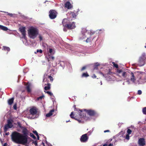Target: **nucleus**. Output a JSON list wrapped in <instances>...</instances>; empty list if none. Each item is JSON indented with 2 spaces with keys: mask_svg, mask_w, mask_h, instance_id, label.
I'll return each instance as SVG.
<instances>
[{
  "mask_svg": "<svg viewBox=\"0 0 146 146\" xmlns=\"http://www.w3.org/2000/svg\"><path fill=\"white\" fill-rule=\"evenodd\" d=\"M11 137L12 141L16 143L25 145L27 143L28 141L26 137L17 132H13Z\"/></svg>",
  "mask_w": 146,
  "mask_h": 146,
  "instance_id": "f257e3e1",
  "label": "nucleus"
},
{
  "mask_svg": "<svg viewBox=\"0 0 146 146\" xmlns=\"http://www.w3.org/2000/svg\"><path fill=\"white\" fill-rule=\"evenodd\" d=\"M74 116L73 112H72L70 115V117L78 121L79 123H83L84 122V120L85 119L86 120L88 119V117H87L85 115L82 114L81 113L79 114V117L78 118H76V116L74 117Z\"/></svg>",
  "mask_w": 146,
  "mask_h": 146,
  "instance_id": "f03ea898",
  "label": "nucleus"
},
{
  "mask_svg": "<svg viewBox=\"0 0 146 146\" xmlns=\"http://www.w3.org/2000/svg\"><path fill=\"white\" fill-rule=\"evenodd\" d=\"M28 32L30 37L33 39L35 38L38 34V29L33 27H31Z\"/></svg>",
  "mask_w": 146,
  "mask_h": 146,
  "instance_id": "7ed1b4c3",
  "label": "nucleus"
},
{
  "mask_svg": "<svg viewBox=\"0 0 146 146\" xmlns=\"http://www.w3.org/2000/svg\"><path fill=\"white\" fill-rule=\"evenodd\" d=\"M121 73V76L123 77L124 80H125L128 78L129 75V72H123L121 69H117V76L121 77L120 74Z\"/></svg>",
  "mask_w": 146,
  "mask_h": 146,
  "instance_id": "20e7f679",
  "label": "nucleus"
},
{
  "mask_svg": "<svg viewBox=\"0 0 146 146\" xmlns=\"http://www.w3.org/2000/svg\"><path fill=\"white\" fill-rule=\"evenodd\" d=\"M67 20L66 19L63 20L62 22V24L63 26L69 29H74L76 27L75 23L74 22H72L71 23L67 24H65L64 23L65 21Z\"/></svg>",
  "mask_w": 146,
  "mask_h": 146,
  "instance_id": "39448f33",
  "label": "nucleus"
},
{
  "mask_svg": "<svg viewBox=\"0 0 146 146\" xmlns=\"http://www.w3.org/2000/svg\"><path fill=\"white\" fill-rule=\"evenodd\" d=\"M13 121L12 120L8 119L7 120V123L5 125L4 128L5 132H6L9 128H11L13 127Z\"/></svg>",
  "mask_w": 146,
  "mask_h": 146,
  "instance_id": "423d86ee",
  "label": "nucleus"
},
{
  "mask_svg": "<svg viewBox=\"0 0 146 146\" xmlns=\"http://www.w3.org/2000/svg\"><path fill=\"white\" fill-rule=\"evenodd\" d=\"M57 12L53 10H50L49 12V16L51 19H53L55 18L57 16Z\"/></svg>",
  "mask_w": 146,
  "mask_h": 146,
  "instance_id": "0eeeda50",
  "label": "nucleus"
},
{
  "mask_svg": "<svg viewBox=\"0 0 146 146\" xmlns=\"http://www.w3.org/2000/svg\"><path fill=\"white\" fill-rule=\"evenodd\" d=\"M19 31L21 33L22 35V38L24 39L26 38V31L25 30V27H22L19 28Z\"/></svg>",
  "mask_w": 146,
  "mask_h": 146,
  "instance_id": "6e6552de",
  "label": "nucleus"
},
{
  "mask_svg": "<svg viewBox=\"0 0 146 146\" xmlns=\"http://www.w3.org/2000/svg\"><path fill=\"white\" fill-rule=\"evenodd\" d=\"M38 109L35 107H33L29 110L30 114L33 115H36Z\"/></svg>",
  "mask_w": 146,
  "mask_h": 146,
  "instance_id": "1a4fd4ad",
  "label": "nucleus"
},
{
  "mask_svg": "<svg viewBox=\"0 0 146 146\" xmlns=\"http://www.w3.org/2000/svg\"><path fill=\"white\" fill-rule=\"evenodd\" d=\"M88 139V134H85L81 136L80 141L82 142H85L87 141Z\"/></svg>",
  "mask_w": 146,
  "mask_h": 146,
  "instance_id": "9d476101",
  "label": "nucleus"
},
{
  "mask_svg": "<svg viewBox=\"0 0 146 146\" xmlns=\"http://www.w3.org/2000/svg\"><path fill=\"white\" fill-rule=\"evenodd\" d=\"M23 129L22 131V133H23V135H25L26 137L27 138V140L28 141V137H29L28 136V130L25 127H23V129Z\"/></svg>",
  "mask_w": 146,
  "mask_h": 146,
  "instance_id": "9b49d317",
  "label": "nucleus"
},
{
  "mask_svg": "<svg viewBox=\"0 0 146 146\" xmlns=\"http://www.w3.org/2000/svg\"><path fill=\"white\" fill-rule=\"evenodd\" d=\"M138 144L141 146H144L145 145V139L143 138H140L138 140Z\"/></svg>",
  "mask_w": 146,
  "mask_h": 146,
  "instance_id": "f8f14e48",
  "label": "nucleus"
},
{
  "mask_svg": "<svg viewBox=\"0 0 146 146\" xmlns=\"http://www.w3.org/2000/svg\"><path fill=\"white\" fill-rule=\"evenodd\" d=\"M26 89L28 93H30L31 92V84L28 83L26 85Z\"/></svg>",
  "mask_w": 146,
  "mask_h": 146,
  "instance_id": "ddd939ff",
  "label": "nucleus"
},
{
  "mask_svg": "<svg viewBox=\"0 0 146 146\" xmlns=\"http://www.w3.org/2000/svg\"><path fill=\"white\" fill-rule=\"evenodd\" d=\"M87 112L89 115L91 116H93L96 114L95 111L92 110H87Z\"/></svg>",
  "mask_w": 146,
  "mask_h": 146,
  "instance_id": "4468645a",
  "label": "nucleus"
},
{
  "mask_svg": "<svg viewBox=\"0 0 146 146\" xmlns=\"http://www.w3.org/2000/svg\"><path fill=\"white\" fill-rule=\"evenodd\" d=\"M139 62L140 65V66H141L144 65L145 64V61L144 58H140Z\"/></svg>",
  "mask_w": 146,
  "mask_h": 146,
  "instance_id": "2eb2a0df",
  "label": "nucleus"
},
{
  "mask_svg": "<svg viewBox=\"0 0 146 146\" xmlns=\"http://www.w3.org/2000/svg\"><path fill=\"white\" fill-rule=\"evenodd\" d=\"M65 7L68 9H70L72 8V6L70 3L69 1L66 2L65 4Z\"/></svg>",
  "mask_w": 146,
  "mask_h": 146,
  "instance_id": "dca6fc26",
  "label": "nucleus"
},
{
  "mask_svg": "<svg viewBox=\"0 0 146 146\" xmlns=\"http://www.w3.org/2000/svg\"><path fill=\"white\" fill-rule=\"evenodd\" d=\"M131 77L130 80L133 82L134 83L136 80V79L135 78L134 74L133 73L131 72Z\"/></svg>",
  "mask_w": 146,
  "mask_h": 146,
  "instance_id": "f3484780",
  "label": "nucleus"
},
{
  "mask_svg": "<svg viewBox=\"0 0 146 146\" xmlns=\"http://www.w3.org/2000/svg\"><path fill=\"white\" fill-rule=\"evenodd\" d=\"M54 111V109H52V110H51L49 113H47L46 115V117H50L51 115H52L53 114V112Z\"/></svg>",
  "mask_w": 146,
  "mask_h": 146,
  "instance_id": "a211bd4d",
  "label": "nucleus"
},
{
  "mask_svg": "<svg viewBox=\"0 0 146 146\" xmlns=\"http://www.w3.org/2000/svg\"><path fill=\"white\" fill-rule=\"evenodd\" d=\"M14 100V98H12L9 99L8 101V103L9 105H12L13 102Z\"/></svg>",
  "mask_w": 146,
  "mask_h": 146,
  "instance_id": "6ab92c4d",
  "label": "nucleus"
},
{
  "mask_svg": "<svg viewBox=\"0 0 146 146\" xmlns=\"http://www.w3.org/2000/svg\"><path fill=\"white\" fill-rule=\"evenodd\" d=\"M47 86H45L44 87V89L45 90L47 91V90H50V84L49 83L47 84Z\"/></svg>",
  "mask_w": 146,
  "mask_h": 146,
  "instance_id": "aec40b11",
  "label": "nucleus"
},
{
  "mask_svg": "<svg viewBox=\"0 0 146 146\" xmlns=\"http://www.w3.org/2000/svg\"><path fill=\"white\" fill-rule=\"evenodd\" d=\"M0 29L4 31H7L8 30L7 27L1 25H0Z\"/></svg>",
  "mask_w": 146,
  "mask_h": 146,
  "instance_id": "412c9836",
  "label": "nucleus"
},
{
  "mask_svg": "<svg viewBox=\"0 0 146 146\" xmlns=\"http://www.w3.org/2000/svg\"><path fill=\"white\" fill-rule=\"evenodd\" d=\"M2 50L5 51H7V52H9L10 50V48L8 47L3 46V47Z\"/></svg>",
  "mask_w": 146,
  "mask_h": 146,
  "instance_id": "4be33fe9",
  "label": "nucleus"
},
{
  "mask_svg": "<svg viewBox=\"0 0 146 146\" xmlns=\"http://www.w3.org/2000/svg\"><path fill=\"white\" fill-rule=\"evenodd\" d=\"M74 111H78V112L79 113V114H80L81 113L82 114H84V115H86L85 114L83 113L82 110H79L76 108H74Z\"/></svg>",
  "mask_w": 146,
  "mask_h": 146,
  "instance_id": "5701e85b",
  "label": "nucleus"
},
{
  "mask_svg": "<svg viewBox=\"0 0 146 146\" xmlns=\"http://www.w3.org/2000/svg\"><path fill=\"white\" fill-rule=\"evenodd\" d=\"M89 76V74H88V73L87 72L86 73H84L82 74V77H88Z\"/></svg>",
  "mask_w": 146,
  "mask_h": 146,
  "instance_id": "b1692460",
  "label": "nucleus"
},
{
  "mask_svg": "<svg viewBox=\"0 0 146 146\" xmlns=\"http://www.w3.org/2000/svg\"><path fill=\"white\" fill-rule=\"evenodd\" d=\"M142 112L144 114L146 115V107L143 108Z\"/></svg>",
  "mask_w": 146,
  "mask_h": 146,
  "instance_id": "393cba45",
  "label": "nucleus"
},
{
  "mask_svg": "<svg viewBox=\"0 0 146 146\" xmlns=\"http://www.w3.org/2000/svg\"><path fill=\"white\" fill-rule=\"evenodd\" d=\"M111 69H109L108 70V72L107 74H110V75H112L113 74H114V73L111 72Z\"/></svg>",
  "mask_w": 146,
  "mask_h": 146,
  "instance_id": "a878e982",
  "label": "nucleus"
},
{
  "mask_svg": "<svg viewBox=\"0 0 146 146\" xmlns=\"http://www.w3.org/2000/svg\"><path fill=\"white\" fill-rule=\"evenodd\" d=\"M47 74H45L44 76V78L43 80V82H45L47 81V79L46 78L47 76Z\"/></svg>",
  "mask_w": 146,
  "mask_h": 146,
  "instance_id": "bb28decb",
  "label": "nucleus"
},
{
  "mask_svg": "<svg viewBox=\"0 0 146 146\" xmlns=\"http://www.w3.org/2000/svg\"><path fill=\"white\" fill-rule=\"evenodd\" d=\"M112 64H113L114 67H115L117 68H118V65L117 64L115 63V62H112Z\"/></svg>",
  "mask_w": 146,
  "mask_h": 146,
  "instance_id": "cd10ccee",
  "label": "nucleus"
},
{
  "mask_svg": "<svg viewBox=\"0 0 146 146\" xmlns=\"http://www.w3.org/2000/svg\"><path fill=\"white\" fill-rule=\"evenodd\" d=\"M44 92L48 94L50 96H52L53 95V94L50 92V91H44Z\"/></svg>",
  "mask_w": 146,
  "mask_h": 146,
  "instance_id": "c85d7f7f",
  "label": "nucleus"
},
{
  "mask_svg": "<svg viewBox=\"0 0 146 146\" xmlns=\"http://www.w3.org/2000/svg\"><path fill=\"white\" fill-rule=\"evenodd\" d=\"M30 136L31 137L33 138L34 139H36V137L34 135L33 133H30Z\"/></svg>",
  "mask_w": 146,
  "mask_h": 146,
  "instance_id": "c756f323",
  "label": "nucleus"
},
{
  "mask_svg": "<svg viewBox=\"0 0 146 146\" xmlns=\"http://www.w3.org/2000/svg\"><path fill=\"white\" fill-rule=\"evenodd\" d=\"M44 97V95H43L41 96H40L39 97H38L37 98V100L38 101L39 100H41Z\"/></svg>",
  "mask_w": 146,
  "mask_h": 146,
  "instance_id": "7c9ffc66",
  "label": "nucleus"
},
{
  "mask_svg": "<svg viewBox=\"0 0 146 146\" xmlns=\"http://www.w3.org/2000/svg\"><path fill=\"white\" fill-rule=\"evenodd\" d=\"M132 132V131L130 129H128L127 131V134L129 135L130 134H131Z\"/></svg>",
  "mask_w": 146,
  "mask_h": 146,
  "instance_id": "2f4dec72",
  "label": "nucleus"
},
{
  "mask_svg": "<svg viewBox=\"0 0 146 146\" xmlns=\"http://www.w3.org/2000/svg\"><path fill=\"white\" fill-rule=\"evenodd\" d=\"M17 124L18 126H19L20 128L21 129H23V128L24 127L21 126V125L20 122H18L17 123Z\"/></svg>",
  "mask_w": 146,
  "mask_h": 146,
  "instance_id": "473e14b6",
  "label": "nucleus"
},
{
  "mask_svg": "<svg viewBox=\"0 0 146 146\" xmlns=\"http://www.w3.org/2000/svg\"><path fill=\"white\" fill-rule=\"evenodd\" d=\"M48 78H49L50 79V80L51 81H53V78H52V77L51 76H48Z\"/></svg>",
  "mask_w": 146,
  "mask_h": 146,
  "instance_id": "72a5a7b5",
  "label": "nucleus"
},
{
  "mask_svg": "<svg viewBox=\"0 0 146 146\" xmlns=\"http://www.w3.org/2000/svg\"><path fill=\"white\" fill-rule=\"evenodd\" d=\"M72 15V17L73 18L75 17L76 16V15L75 13H74L73 12L71 13Z\"/></svg>",
  "mask_w": 146,
  "mask_h": 146,
  "instance_id": "f704fd0d",
  "label": "nucleus"
},
{
  "mask_svg": "<svg viewBox=\"0 0 146 146\" xmlns=\"http://www.w3.org/2000/svg\"><path fill=\"white\" fill-rule=\"evenodd\" d=\"M125 139L127 140H129V135L128 134H127L126 135Z\"/></svg>",
  "mask_w": 146,
  "mask_h": 146,
  "instance_id": "c9c22d12",
  "label": "nucleus"
},
{
  "mask_svg": "<svg viewBox=\"0 0 146 146\" xmlns=\"http://www.w3.org/2000/svg\"><path fill=\"white\" fill-rule=\"evenodd\" d=\"M36 52H40V53H42V50L41 49H40L39 50H36Z\"/></svg>",
  "mask_w": 146,
  "mask_h": 146,
  "instance_id": "e433bc0d",
  "label": "nucleus"
},
{
  "mask_svg": "<svg viewBox=\"0 0 146 146\" xmlns=\"http://www.w3.org/2000/svg\"><path fill=\"white\" fill-rule=\"evenodd\" d=\"M142 91L141 90H138L137 92V94L139 95H141L142 94Z\"/></svg>",
  "mask_w": 146,
  "mask_h": 146,
  "instance_id": "4c0bfd02",
  "label": "nucleus"
},
{
  "mask_svg": "<svg viewBox=\"0 0 146 146\" xmlns=\"http://www.w3.org/2000/svg\"><path fill=\"white\" fill-rule=\"evenodd\" d=\"M33 143L35 146H37V142L36 141H34L33 142Z\"/></svg>",
  "mask_w": 146,
  "mask_h": 146,
  "instance_id": "58836bf2",
  "label": "nucleus"
},
{
  "mask_svg": "<svg viewBox=\"0 0 146 146\" xmlns=\"http://www.w3.org/2000/svg\"><path fill=\"white\" fill-rule=\"evenodd\" d=\"M33 132L34 133L36 136L38 135V133L36 131H33Z\"/></svg>",
  "mask_w": 146,
  "mask_h": 146,
  "instance_id": "ea45409f",
  "label": "nucleus"
},
{
  "mask_svg": "<svg viewBox=\"0 0 146 146\" xmlns=\"http://www.w3.org/2000/svg\"><path fill=\"white\" fill-rule=\"evenodd\" d=\"M39 40L40 41H41L42 40V37L41 35H39Z\"/></svg>",
  "mask_w": 146,
  "mask_h": 146,
  "instance_id": "a19ab883",
  "label": "nucleus"
},
{
  "mask_svg": "<svg viewBox=\"0 0 146 146\" xmlns=\"http://www.w3.org/2000/svg\"><path fill=\"white\" fill-rule=\"evenodd\" d=\"M90 41V38H88L86 40L87 42H88Z\"/></svg>",
  "mask_w": 146,
  "mask_h": 146,
  "instance_id": "79ce46f5",
  "label": "nucleus"
},
{
  "mask_svg": "<svg viewBox=\"0 0 146 146\" xmlns=\"http://www.w3.org/2000/svg\"><path fill=\"white\" fill-rule=\"evenodd\" d=\"M52 51H53V50H52V48H50V49H49L48 52H49L51 54V53H52Z\"/></svg>",
  "mask_w": 146,
  "mask_h": 146,
  "instance_id": "37998d69",
  "label": "nucleus"
},
{
  "mask_svg": "<svg viewBox=\"0 0 146 146\" xmlns=\"http://www.w3.org/2000/svg\"><path fill=\"white\" fill-rule=\"evenodd\" d=\"M86 68V67L85 66H84V67H83L81 69V71H82L83 70H84Z\"/></svg>",
  "mask_w": 146,
  "mask_h": 146,
  "instance_id": "c03bdc74",
  "label": "nucleus"
},
{
  "mask_svg": "<svg viewBox=\"0 0 146 146\" xmlns=\"http://www.w3.org/2000/svg\"><path fill=\"white\" fill-rule=\"evenodd\" d=\"M13 108L15 110H16L17 108V106L16 105H14L13 106Z\"/></svg>",
  "mask_w": 146,
  "mask_h": 146,
  "instance_id": "a18cd8bd",
  "label": "nucleus"
},
{
  "mask_svg": "<svg viewBox=\"0 0 146 146\" xmlns=\"http://www.w3.org/2000/svg\"><path fill=\"white\" fill-rule=\"evenodd\" d=\"M91 133V131H89L86 134H88V135H90Z\"/></svg>",
  "mask_w": 146,
  "mask_h": 146,
  "instance_id": "49530a36",
  "label": "nucleus"
},
{
  "mask_svg": "<svg viewBox=\"0 0 146 146\" xmlns=\"http://www.w3.org/2000/svg\"><path fill=\"white\" fill-rule=\"evenodd\" d=\"M110 131L109 130H105L104 131V133H106V132H109Z\"/></svg>",
  "mask_w": 146,
  "mask_h": 146,
  "instance_id": "de8ad7c7",
  "label": "nucleus"
},
{
  "mask_svg": "<svg viewBox=\"0 0 146 146\" xmlns=\"http://www.w3.org/2000/svg\"><path fill=\"white\" fill-rule=\"evenodd\" d=\"M92 77L93 78H96V76L94 74L92 76Z\"/></svg>",
  "mask_w": 146,
  "mask_h": 146,
  "instance_id": "09e8293b",
  "label": "nucleus"
},
{
  "mask_svg": "<svg viewBox=\"0 0 146 146\" xmlns=\"http://www.w3.org/2000/svg\"><path fill=\"white\" fill-rule=\"evenodd\" d=\"M7 143H5L3 145V146H7Z\"/></svg>",
  "mask_w": 146,
  "mask_h": 146,
  "instance_id": "8fccbe9b",
  "label": "nucleus"
},
{
  "mask_svg": "<svg viewBox=\"0 0 146 146\" xmlns=\"http://www.w3.org/2000/svg\"><path fill=\"white\" fill-rule=\"evenodd\" d=\"M9 132H8L7 133H5V135H9Z\"/></svg>",
  "mask_w": 146,
  "mask_h": 146,
  "instance_id": "3c124183",
  "label": "nucleus"
},
{
  "mask_svg": "<svg viewBox=\"0 0 146 146\" xmlns=\"http://www.w3.org/2000/svg\"><path fill=\"white\" fill-rule=\"evenodd\" d=\"M113 145V144L110 143L108 145V146H112Z\"/></svg>",
  "mask_w": 146,
  "mask_h": 146,
  "instance_id": "603ef678",
  "label": "nucleus"
},
{
  "mask_svg": "<svg viewBox=\"0 0 146 146\" xmlns=\"http://www.w3.org/2000/svg\"><path fill=\"white\" fill-rule=\"evenodd\" d=\"M36 136L37 137V139L38 140H39V137L38 135H37Z\"/></svg>",
  "mask_w": 146,
  "mask_h": 146,
  "instance_id": "864d4df0",
  "label": "nucleus"
},
{
  "mask_svg": "<svg viewBox=\"0 0 146 146\" xmlns=\"http://www.w3.org/2000/svg\"><path fill=\"white\" fill-rule=\"evenodd\" d=\"M108 145V144H106V143L104 144L103 146H107Z\"/></svg>",
  "mask_w": 146,
  "mask_h": 146,
  "instance_id": "5fc2aeb1",
  "label": "nucleus"
},
{
  "mask_svg": "<svg viewBox=\"0 0 146 146\" xmlns=\"http://www.w3.org/2000/svg\"><path fill=\"white\" fill-rule=\"evenodd\" d=\"M63 30L64 31H67V30H66V29H65L64 28Z\"/></svg>",
  "mask_w": 146,
  "mask_h": 146,
  "instance_id": "6e6d98bb",
  "label": "nucleus"
},
{
  "mask_svg": "<svg viewBox=\"0 0 146 146\" xmlns=\"http://www.w3.org/2000/svg\"><path fill=\"white\" fill-rule=\"evenodd\" d=\"M51 58H52V60H53L54 59V58L53 56L51 57Z\"/></svg>",
  "mask_w": 146,
  "mask_h": 146,
  "instance_id": "4d7b16f0",
  "label": "nucleus"
},
{
  "mask_svg": "<svg viewBox=\"0 0 146 146\" xmlns=\"http://www.w3.org/2000/svg\"><path fill=\"white\" fill-rule=\"evenodd\" d=\"M76 105H74L73 106V108H76Z\"/></svg>",
  "mask_w": 146,
  "mask_h": 146,
  "instance_id": "13d9d810",
  "label": "nucleus"
},
{
  "mask_svg": "<svg viewBox=\"0 0 146 146\" xmlns=\"http://www.w3.org/2000/svg\"><path fill=\"white\" fill-rule=\"evenodd\" d=\"M127 82H128V84H130V82H129V80H128L127 81Z\"/></svg>",
  "mask_w": 146,
  "mask_h": 146,
  "instance_id": "bf43d9fd",
  "label": "nucleus"
},
{
  "mask_svg": "<svg viewBox=\"0 0 146 146\" xmlns=\"http://www.w3.org/2000/svg\"><path fill=\"white\" fill-rule=\"evenodd\" d=\"M101 74H102L103 76H104V74H103L101 72Z\"/></svg>",
  "mask_w": 146,
  "mask_h": 146,
  "instance_id": "052dcab7",
  "label": "nucleus"
},
{
  "mask_svg": "<svg viewBox=\"0 0 146 146\" xmlns=\"http://www.w3.org/2000/svg\"><path fill=\"white\" fill-rule=\"evenodd\" d=\"M43 143V145H44V146H45V145H44V143Z\"/></svg>",
  "mask_w": 146,
  "mask_h": 146,
  "instance_id": "680f3d73",
  "label": "nucleus"
},
{
  "mask_svg": "<svg viewBox=\"0 0 146 146\" xmlns=\"http://www.w3.org/2000/svg\"><path fill=\"white\" fill-rule=\"evenodd\" d=\"M69 121H69V120L68 121H66V122H69Z\"/></svg>",
  "mask_w": 146,
  "mask_h": 146,
  "instance_id": "e2e57ef3",
  "label": "nucleus"
},
{
  "mask_svg": "<svg viewBox=\"0 0 146 146\" xmlns=\"http://www.w3.org/2000/svg\"><path fill=\"white\" fill-rule=\"evenodd\" d=\"M145 48H146V46H145Z\"/></svg>",
  "mask_w": 146,
  "mask_h": 146,
  "instance_id": "0e129e2a",
  "label": "nucleus"
},
{
  "mask_svg": "<svg viewBox=\"0 0 146 146\" xmlns=\"http://www.w3.org/2000/svg\"><path fill=\"white\" fill-rule=\"evenodd\" d=\"M101 84H102V82H101Z\"/></svg>",
  "mask_w": 146,
  "mask_h": 146,
  "instance_id": "69168bd1",
  "label": "nucleus"
},
{
  "mask_svg": "<svg viewBox=\"0 0 146 146\" xmlns=\"http://www.w3.org/2000/svg\"><path fill=\"white\" fill-rule=\"evenodd\" d=\"M18 146H20V145H18Z\"/></svg>",
  "mask_w": 146,
  "mask_h": 146,
  "instance_id": "338daca9",
  "label": "nucleus"
},
{
  "mask_svg": "<svg viewBox=\"0 0 146 146\" xmlns=\"http://www.w3.org/2000/svg\"><path fill=\"white\" fill-rule=\"evenodd\" d=\"M51 146H52V145H51Z\"/></svg>",
  "mask_w": 146,
  "mask_h": 146,
  "instance_id": "774afa93",
  "label": "nucleus"
}]
</instances>
